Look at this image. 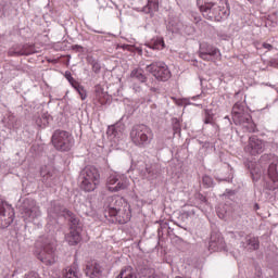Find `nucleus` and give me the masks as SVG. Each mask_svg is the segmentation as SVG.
<instances>
[{"label": "nucleus", "mask_w": 278, "mask_h": 278, "mask_svg": "<svg viewBox=\"0 0 278 278\" xmlns=\"http://www.w3.org/2000/svg\"><path fill=\"white\" fill-rule=\"evenodd\" d=\"M250 170L253 181H273L278 182V156L275 154H263L258 163L252 164Z\"/></svg>", "instance_id": "nucleus-1"}, {"label": "nucleus", "mask_w": 278, "mask_h": 278, "mask_svg": "<svg viewBox=\"0 0 278 278\" xmlns=\"http://www.w3.org/2000/svg\"><path fill=\"white\" fill-rule=\"evenodd\" d=\"M71 86L79 94L81 101H86L88 94L86 93V89L84 88V86H81V84H79V81L77 80L72 83Z\"/></svg>", "instance_id": "nucleus-29"}, {"label": "nucleus", "mask_w": 278, "mask_h": 278, "mask_svg": "<svg viewBox=\"0 0 278 278\" xmlns=\"http://www.w3.org/2000/svg\"><path fill=\"white\" fill-rule=\"evenodd\" d=\"M116 278H138V275L136 274V270H134V267L125 266L122 268Z\"/></svg>", "instance_id": "nucleus-26"}, {"label": "nucleus", "mask_w": 278, "mask_h": 278, "mask_svg": "<svg viewBox=\"0 0 278 278\" xmlns=\"http://www.w3.org/2000/svg\"><path fill=\"white\" fill-rule=\"evenodd\" d=\"M109 216H115L119 223H129L131 219V211L125 199L118 195L109 197L105 202Z\"/></svg>", "instance_id": "nucleus-2"}, {"label": "nucleus", "mask_w": 278, "mask_h": 278, "mask_svg": "<svg viewBox=\"0 0 278 278\" xmlns=\"http://www.w3.org/2000/svg\"><path fill=\"white\" fill-rule=\"evenodd\" d=\"M85 273L90 278H101L103 275V267L96 261L89 262L86 265Z\"/></svg>", "instance_id": "nucleus-19"}, {"label": "nucleus", "mask_w": 278, "mask_h": 278, "mask_svg": "<svg viewBox=\"0 0 278 278\" xmlns=\"http://www.w3.org/2000/svg\"><path fill=\"white\" fill-rule=\"evenodd\" d=\"M131 79H137L140 84H146L147 76L144 75V71L142 68H134L130 73Z\"/></svg>", "instance_id": "nucleus-27"}, {"label": "nucleus", "mask_w": 278, "mask_h": 278, "mask_svg": "<svg viewBox=\"0 0 278 278\" xmlns=\"http://www.w3.org/2000/svg\"><path fill=\"white\" fill-rule=\"evenodd\" d=\"M160 10V0H148V4L143 8L147 14L157 12Z\"/></svg>", "instance_id": "nucleus-30"}, {"label": "nucleus", "mask_w": 278, "mask_h": 278, "mask_svg": "<svg viewBox=\"0 0 278 278\" xmlns=\"http://www.w3.org/2000/svg\"><path fill=\"white\" fill-rule=\"evenodd\" d=\"M205 125H213L214 129H218V125L214 124V122L212 121V117L206 116L204 119Z\"/></svg>", "instance_id": "nucleus-37"}, {"label": "nucleus", "mask_w": 278, "mask_h": 278, "mask_svg": "<svg viewBox=\"0 0 278 278\" xmlns=\"http://www.w3.org/2000/svg\"><path fill=\"white\" fill-rule=\"evenodd\" d=\"M249 114V109H247V104L244 102H237L232 106V121H240V115Z\"/></svg>", "instance_id": "nucleus-21"}, {"label": "nucleus", "mask_w": 278, "mask_h": 278, "mask_svg": "<svg viewBox=\"0 0 278 278\" xmlns=\"http://www.w3.org/2000/svg\"><path fill=\"white\" fill-rule=\"evenodd\" d=\"M254 208H255V210H260V204H255V205H254Z\"/></svg>", "instance_id": "nucleus-52"}, {"label": "nucleus", "mask_w": 278, "mask_h": 278, "mask_svg": "<svg viewBox=\"0 0 278 278\" xmlns=\"http://www.w3.org/2000/svg\"><path fill=\"white\" fill-rule=\"evenodd\" d=\"M99 179H101L99 169L94 166H86L79 175L80 190H84V192H94L97 186H99Z\"/></svg>", "instance_id": "nucleus-6"}, {"label": "nucleus", "mask_w": 278, "mask_h": 278, "mask_svg": "<svg viewBox=\"0 0 278 278\" xmlns=\"http://www.w3.org/2000/svg\"><path fill=\"white\" fill-rule=\"evenodd\" d=\"M24 278H40V274H38V271H30L24 275Z\"/></svg>", "instance_id": "nucleus-40"}, {"label": "nucleus", "mask_w": 278, "mask_h": 278, "mask_svg": "<svg viewBox=\"0 0 278 278\" xmlns=\"http://www.w3.org/2000/svg\"><path fill=\"white\" fill-rule=\"evenodd\" d=\"M177 125H178V124H176V125L174 126L175 131H179V127H178Z\"/></svg>", "instance_id": "nucleus-49"}, {"label": "nucleus", "mask_w": 278, "mask_h": 278, "mask_svg": "<svg viewBox=\"0 0 278 278\" xmlns=\"http://www.w3.org/2000/svg\"><path fill=\"white\" fill-rule=\"evenodd\" d=\"M92 31H94V34H103V31H101V30H92Z\"/></svg>", "instance_id": "nucleus-50"}, {"label": "nucleus", "mask_w": 278, "mask_h": 278, "mask_svg": "<svg viewBox=\"0 0 278 278\" xmlns=\"http://www.w3.org/2000/svg\"><path fill=\"white\" fill-rule=\"evenodd\" d=\"M130 140L135 147L147 149L153 142V129L144 124H138L130 129Z\"/></svg>", "instance_id": "nucleus-5"}, {"label": "nucleus", "mask_w": 278, "mask_h": 278, "mask_svg": "<svg viewBox=\"0 0 278 278\" xmlns=\"http://www.w3.org/2000/svg\"><path fill=\"white\" fill-rule=\"evenodd\" d=\"M224 124L226 125L225 129H231V118H229V116H225L224 117Z\"/></svg>", "instance_id": "nucleus-39"}, {"label": "nucleus", "mask_w": 278, "mask_h": 278, "mask_svg": "<svg viewBox=\"0 0 278 278\" xmlns=\"http://www.w3.org/2000/svg\"><path fill=\"white\" fill-rule=\"evenodd\" d=\"M34 53H36V47L34 45H29V43H15L13 45L9 51L8 54L11 58H20L23 55H34Z\"/></svg>", "instance_id": "nucleus-15"}, {"label": "nucleus", "mask_w": 278, "mask_h": 278, "mask_svg": "<svg viewBox=\"0 0 278 278\" xmlns=\"http://www.w3.org/2000/svg\"><path fill=\"white\" fill-rule=\"evenodd\" d=\"M243 248L248 251H257L260 249V238L257 237H247Z\"/></svg>", "instance_id": "nucleus-25"}, {"label": "nucleus", "mask_w": 278, "mask_h": 278, "mask_svg": "<svg viewBox=\"0 0 278 278\" xmlns=\"http://www.w3.org/2000/svg\"><path fill=\"white\" fill-rule=\"evenodd\" d=\"M139 274H140V277L151 278V277H153V275H155V269L143 267L140 269Z\"/></svg>", "instance_id": "nucleus-33"}, {"label": "nucleus", "mask_w": 278, "mask_h": 278, "mask_svg": "<svg viewBox=\"0 0 278 278\" xmlns=\"http://www.w3.org/2000/svg\"><path fill=\"white\" fill-rule=\"evenodd\" d=\"M12 223H14V207L0 200V229H8Z\"/></svg>", "instance_id": "nucleus-11"}, {"label": "nucleus", "mask_w": 278, "mask_h": 278, "mask_svg": "<svg viewBox=\"0 0 278 278\" xmlns=\"http://www.w3.org/2000/svg\"><path fill=\"white\" fill-rule=\"evenodd\" d=\"M220 4H206L200 5L199 10L207 21L220 22L223 18H227L231 11L229 10V2L227 0H220Z\"/></svg>", "instance_id": "nucleus-4"}, {"label": "nucleus", "mask_w": 278, "mask_h": 278, "mask_svg": "<svg viewBox=\"0 0 278 278\" xmlns=\"http://www.w3.org/2000/svg\"><path fill=\"white\" fill-rule=\"evenodd\" d=\"M220 49L207 42L200 43L199 58L204 62H212V60H220Z\"/></svg>", "instance_id": "nucleus-12"}, {"label": "nucleus", "mask_w": 278, "mask_h": 278, "mask_svg": "<svg viewBox=\"0 0 278 278\" xmlns=\"http://www.w3.org/2000/svg\"><path fill=\"white\" fill-rule=\"evenodd\" d=\"M225 248V240L218 233H212L208 243V251H220Z\"/></svg>", "instance_id": "nucleus-20"}, {"label": "nucleus", "mask_w": 278, "mask_h": 278, "mask_svg": "<svg viewBox=\"0 0 278 278\" xmlns=\"http://www.w3.org/2000/svg\"><path fill=\"white\" fill-rule=\"evenodd\" d=\"M36 247L41 249L38 254L40 262L47 266L55 264L58 257L55 256V239H53V237L43 236L39 238L36 242Z\"/></svg>", "instance_id": "nucleus-3"}, {"label": "nucleus", "mask_w": 278, "mask_h": 278, "mask_svg": "<svg viewBox=\"0 0 278 278\" xmlns=\"http://www.w3.org/2000/svg\"><path fill=\"white\" fill-rule=\"evenodd\" d=\"M62 278H79V274L73 269V267H68L63 270Z\"/></svg>", "instance_id": "nucleus-32"}, {"label": "nucleus", "mask_w": 278, "mask_h": 278, "mask_svg": "<svg viewBox=\"0 0 278 278\" xmlns=\"http://www.w3.org/2000/svg\"><path fill=\"white\" fill-rule=\"evenodd\" d=\"M40 176L42 184H45L48 188H53V186L58 184L55 173L52 169H49L47 166L41 167Z\"/></svg>", "instance_id": "nucleus-18"}, {"label": "nucleus", "mask_w": 278, "mask_h": 278, "mask_svg": "<svg viewBox=\"0 0 278 278\" xmlns=\"http://www.w3.org/2000/svg\"><path fill=\"white\" fill-rule=\"evenodd\" d=\"M106 136L113 144H121V141L125 140V125L116 123L115 125L109 126Z\"/></svg>", "instance_id": "nucleus-14"}, {"label": "nucleus", "mask_w": 278, "mask_h": 278, "mask_svg": "<svg viewBox=\"0 0 278 278\" xmlns=\"http://www.w3.org/2000/svg\"><path fill=\"white\" fill-rule=\"evenodd\" d=\"M66 212H68V210H66V207H64L60 201H52L48 208V220L53 225L58 223V218H60V216L65 218Z\"/></svg>", "instance_id": "nucleus-16"}, {"label": "nucleus", "mask_w": 278, "mask_h": 278, "mask_svg": "<svg viewBox=\"0 0 278 278\" xmlns=\"http://www.w3.org/2000/svg\"><path fill=\"white\" fill-rule=\"evenodd\" d=\"M65 218L70 223L71 230L81 231V222L78 219V217H77V215H75V213H73L71 211L66 212Z\"/></svg>", "instance_id": "nucleus-22"}, {"label": "nucleus", "mask_w": 278, "mask_h": 278, "mask_svg": "<svg viewBox=\"0 0 278 278\" xmlns=\"http://www.w3.org/2000/svg\"><path fill=\"white\" fill-rule=\"evenodd\" d=\"M150 90H151V92H157V88H155V87H151Z\"/></svg>", "instance_id": "nucleus-47"}, {"label": "nucleus", "mask_w": 278, "mask_h": 278, "mask_svg": "<svg viewBox=\"0 0 278 278\" xmlns=\"http://www.w3.org/2000/svg\"><path fill=\"white\" fill-rule=\"evenodd\" d=\"M36 124L38 127H41V129H45L49 125V119L47 118V115H42L36 121Z\"/></svg>", "instance_id": "nucleus-34"}, {"label": "nucleus", "mask_w": 278, "mask_h": 278, "mask_svg": "<svg viewBox=\"0 0 278 278\" xmlns=\"http://www.w3.org/2000/svg\"><path fill=\"white\" fill-rule=\"evenodd\" d=\"M146 71L153 75L159 81H168L172 76L168 65L162 61H156L147 65Z\"/></svg>", "instance_id": "nucleus-8"}, {"label": "nucleus", "mask_w": 278, "mask_h": 278, "mask_svg": "<svg viewBox=\"0 0 278 278\" xmlns=\"http://www.w3.org/2000/svg\"><path fill=\"white\" fill-rule=\"evenodd\" d=\"M101 105H104L105 101H100Z\"/></svg>", "instance_id": "nucleus-53"}, {"label": "nucleus", "mask_w": 278, "mask_h": 278, "mask_svg": "<svg viewBox=\"0 0 278 278\" xmlns=\"http://www.w3.org/2000/svg\"><path fill=\"white\" fill-rule=\"evenodd\" d=\"M146 47L152 49L153 51H162V49H165L166 43L164 42V38L155 37L146 43Z\"/></svg>", "instance_id": "nucleus-23"}, {"label": "nucleus", "mask_w": 278, "mask_h": 278, "mask_svg": "<svg viewBox=\"0 0 278 278\" xmlns=\"http://www.w3.org/2000/svg\"><path fill=\"white\" fill-rule=\"evenodd\" d=\"M249 3H254V5H260V3H262L263 0H248Z\"/></svg>", "instance_id": "nucleus-43"}, {"label": "nucleus", "mask_w": 278, "mask_h": 278, "mask_svg": "<svg viewBox=\"0 0 278 278\" xmlns=\"http://www.w3.org/2000/svg\"><path fill=\"white\" fill-rule=\"evenodd\" d=\"M72 49H74V50H75V49H81V46L75 45V46L72 47Z\"/></svg>", "instance_id": "nucleus-46"}, {"label": "nucleus", "mask_w": 278, "mask_h": 278, "mask_svg": "<svg viewBox=\"0 0 278 278\" xmlns=\"http://www.w3.org/2000/svg\"><path fill=\"white\" fill-rule=\"evenodd\" d=\"M254 278H262V271L258 270V271L256 273V276H255Z\"/></svg>", "instance_id": "nucleus-45"}, {"label": "nucleus", "mask_w": 278, "mask_h": 278, "mask_svg": "<svg viewBox=\"0 0 278 278\" xmlns=\"http://www.w3.org/2000/svg\"><path fill=\"white\" fill-rule=\"evenodd\" d=\"M199 97H201V96H195V97H192L191 99H192V101H197L198 99H199Z\"/></svg>", "instance_id": "nucleus-48"}, {"label": "nucleus", "mask_w": 278, "mask_h": 278, "mask_svg": "<svg viewBox=\"0 0 278 278\" xmlns=\"http://www.w3.org/2000/svg\"><path fill=\"white\" fill-rule=\"evenodd\" d=\"M202 182H203V186H205V188H213L214 186V179L208 175L203 176Z\"/></svg>", "instance_id": "nucleus-35"}, {"label": "nucleus", "mask_w": 278, "mask_h": 278, "mask_svg": "<svg viewBox=\"0 0 278 278\" xmlns=\"http://www.w3.org/2000/svg\"><path fill=\"white\" fill-rule=\"evenodd\" d=\"M264 149H266V142L264 140L258 139L257 137H250L249 143L245 147V153H250V155H260L264 153Z\"/></svg>", "instance_id": "nucleus-17"}, {"label": "nucleus", "mask_w": 278, "mask_h": 278, "mask_svg": "<svg viewBox=\"0 0 278 278\" xmlns=\"http://www.w3.org/2000/svg\"><path fill=\"white\" fill-rule=\"evenodd\" d=\"M152 114H160V109H157V104H151Z\"/></svg>", "instance_id": "nucleus-41"}, {"label": "nucleus", "mask_w": 278, "mask_h": 278, "mask_svg": "<svg viewBox=\"0 0 278 278\" xmlns=\"http://www.w3.org/2000/svg\"><path fill=\"white\" fill-rule=\"evenodd\" d=\"M51 142L56 151L66 153L73 149L75 138H73V135L66 130L56 129L52 134Z\"/></svg>", "instance_id": "nucleus-7"}, {"label": "nucleus", "mask_w": 278, "mask_h": 278, "mask_svg": "<svg viewBox=\"0 0 278 278\" xmlns=\"http://www.w3.org/2000/svg\"><path fill=\"white\" fill-rule=\"evenodd\" d=\"M167 29L173 34H177V31L181 29V22H179V18L177 17L170 18L167 24Z\"/></svg>", "instance_id": "nucleus-28"}, {"label": "nucleus", "mask_w": 278, "mask_h": 278, "mask_svg": "<svg viewBox=\"0 0 278 278\" xmlns=\"http://www.w3.org/2000/svg\"><path fill=\"white\" fill-rule=\"evenodd\" d=\"M87 62L91 66V70L93 73H96V75H99V73H101V63L99 62V60L92 56H88Z\"/></svg>", "instance_id": "nucleus-31"}, {"label": "nucleus", "mask_w": 278, "mask_h": 278, "mask_svg": "<svg viewBox=\"0 0 278 278\" xmlns=\"http://www.w3.org/2000/svg\"><path fill=\"white\" fill-rule=\"evenodd\" d=\"M64 77H65V79H67V81H68L70 84H73L74 81H76V80L74 79L73 75L71 74V72H68V71L65 72Z\"/></svg>", "instance_id": "nucleus-38"}, {"label": "nucleus", "mask_w": 278, "mask_h": 278, "mask_svg": "<svg viewBox=\"0 0 278 278\" xmlns=\"http://www.w3.org/2000/svg\"><path fill=\"white\" fill-rule=\"evenodd\" d=\"M134 90H135V92H140V91L142 90V88H140L139 86H137V87H134Z\"/></svg>", "instance_id": "nucleus-44"}, {"label": "nucleus", "mask_w": 278, "mask_h": 278, "mask_svg": "<svg viewBox=\"0 0 278 278\" xmlns=\"http://www.w3.org/2000/svg\"><path fill=\"white\" fill-rule=\"evenodd\" d=\"M216 1L218 0H197V4L199 5V8H201V5H211L213 3H216Z\"/></svg>", "instance_id": "nucleus-36"}, {"label": "nucleus", "mask_w": 278, "mask_h": 278, "mask_svg": "<svg viewBox=\"0 0 278 278\" xmlns=\"http://www.w3.org/2000/svg\"><path fill=\"white\" fill-rule=\"evenodd\" d=\"M235 125L240 126L241 131L243 134H255L257 131V126L253 122V117H251V113H243L239 115V121L232 119Z\"/></svg>", "instance_id": "nucleus-13"}, {"label": "nucleus", "mask_w": 278, "mask_h": 278, "mask_svg": "<svg viewBox=\"0 0 278 278\" xmlns=\"http://www.w3.org/2000/svg\"><path fill=\"white\" fill-rule=\"evenodd\" d=\"M81 230H71L70 233L65 236L66 242L71 244V247H75V244H79L81 241Z\"/></svg>", "instance_id": "nucleus-24"}, {"label": "nucleus", "mask_w": 278, "mask_h": 278, "mask_svg": "<svg viewBox=\"0 0 278 278\" xmlns=\"http://www.w3.org/2000/svg\"><path fill=\"white\" fill-rule=\"evenodd\" d=\"M129 179L123 174H111L106 179V188L110 192H121L127 190Z\"/></svg>", "instance_id": "nucleus-10"}, {"label": "nucleus", "mask_w": 278, "mask_h": 278, "mask_svg": "<svg viewBox=\"0 0 278 278\" xmlns=\"http://www.w3.org/2000/svg\"><path fill=\"white\" fill-rule=\"evenodd\" d=\"M22 216L27 223H34V220H38L42 216V212L40 211V206L36 204V201L25 199L22 204Z\"/></svg>", "instance_id": "nucleus-9"}, {"label": "nucleus", "mask_w": 278, "mask_h": 278, "mask_svg": "<svg viewBox=\"0 0 278 278\" xmlns=\"http://www.w3.org/2000/svg\"><path fill=\"white\" fill-rule=\"evenodd\" d=\"M263 49H267V51H271L273 45H270V43H263Z\"/></svg>", "instance_id": "nucleus-42"}, {"label": "nucleus", "mask_w": 278, "mask_h": 278, "mask_svg": "<svg viewBox=\"0 0 278 278\" xmlns=\"http://www.w3.org/2000/svg\"><path fill=\"white\" fill-rule=\"evenodd\" d=\"M148 175H151V169H149L148 167L146 168Z\"/></svg>", "instance_id": "nucleus-51"}]
</instances>
